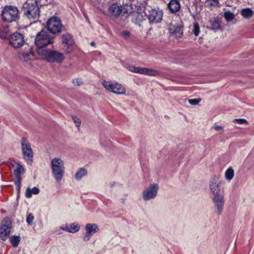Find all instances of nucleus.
Returning a JSON list of instances; mask_svg holds the SVG:
<instances>
[{
  "label": "nucleus",
  "instance_id": "obj_1",
  "mask_svg": "<svg viewBox=\"0 0 254 254\" xmlns=\"http://www.w3.org/2000/svg\"><path fill=\"white\" fill-rule=\"evenodd\" d=\"M54 37L51 36L48 32L45 30H41L38 33L35 38V44L37 46V52L39 55V50H47L46 47L54 43Z\"/></svg>",
  "mask_w": 254,
  "mask_h": 254
},
{
  "label": "nucleus",
  "instance_id": "obj_2",
  "mask_svg": "<svg viewBox=\"0 0 254 254\" xmlns=\"http://www.w3.org/2000/svg\"><path fill=\"white\" fill-rule=\"evenodd\" d=\"M22 11L24 15L30 20L35 21L40 15V9L35 2L32 0H27L23 5Z\"/></svg>",
  "mask_w": 254,
  "mask_h": 254
},
{
  "label": "nucleus",
  "instance_id": "obj_3",
  "mask_svg": "<svg viewBox=\"0 0 254 254\" xmlns=\"http://www.w3.org/2000/svg\"><path fill=\"white\" fill-rule=\"evenodd\" d=\"M51 169L53 175L57 182L62 179L64 173V164L60 158H55L51 161Z\"/></svg>",
  "mask_w": 254,
  "mask_h": 254
},
{
  "label": "nucleus",
  "instance_id": "obj_4",
  "mask_svg": "<svg viewBox=\"0 0 254 254\" xmlns=\"http://www.w3.org/2000/svg\"><path fill=\"white\" fill-rule=\"evenodd\" d=\"M2 19L7 22L16 21L19 18V11L18 8L13 5L4 6L1 12Z\"/></svg>",
  "mask_w": 254,
  "mask_h": 254
},
{
  "label": "nucleus",
  "instance_id": "obj_5",
  "mask_svg": "<svg viewBox=\"0 0 254 254\" xmlns=\"http://www.w3.org/2000/svg\"><path fill=\"white\" fill-rule=\"evenodd\" d=\"M39 55L43 59L52 63H62L64 59V57L62 53L48 49L46 51L40 49L39 50Z\"/></svg>",
  "mask_w": 254,
  "mask_h": 254
},
{
  "label": "nucleus",
  "instance_id": "obj_6",
  "mask_svg": "<svg viewBox=\"0 0 254 254\" xmlns=\"http://www.w3.org/2000/svg\"><path fill=\"white\" fill-rule=\"evenodd\" d=\"M221 181L219 177L214 176L209 181L210 193L211 196L224 194V190L221 188Z\"/></svg>",
  "mask_w": 254,
  "mask_h": 254
},
{
  "label": "nucleus",
  "instance_id": "obj_7",
  "mask_svg": "<svg viewBox=\"0 0 254 254\" xmlns=\"http://www.w3.org/2000/svg\"><path fill=\"white\" fill-rule=\"evenodd\" d=\"M21 145L23 159L27 163L31 164L33 162V152L30 143L25 138L23 137Z\"/></svg>",
  "mask_w": 254,
  "mask_h": 254
},
{
  "label": "nucleus",
  "instance_id": "obj_8",
  "mask_svg": "<svg viewBox=\"0 0 254 254\" xmlns=\"http://www.w3.org/2000/svg\"><path fill=\"white\" fill-rule=\"evenodd\" d=\"M47 27L50 33L55 34L62 31L63 25L59 18L52 17L47 21Z\"/></svg>",
  "mask_w": 254,
  "mask_h": 254
},
{
  "label": "nucleus",
  "instance_id": "obj_9",
  "mask_svg": "<svg viewBox=\"0 0 254 254\" xmlns=\"http://www.w3.org/2000/svg\"><path fill=\"white\" fill-rule=\"evenodd\" d=\"M11 225V221L8 218L6 217L3 219L0 226V238L1 240L4 241L8 238Z\"/></svg>",
  "mask_w": 254,
  "mask_h": 254
},
{
  "label": "nucleus",
  "instance_id": "obj_10",
  "mask_svg": "<svg viewBox=\"0 0 254 254\" xmlns=\"http://www.w3.org/2000/svg\"><path fill=\"white\" fill-rule=\"evenodd\" d=\"M212 201L215 208V212L218 215L222 214L224 204V194L217 195V196H211Z\"/></svg>",
  "mask_w": 254,
  "mask_h": 254
},
{
  "label": "nucleus",
  "instance_id": "obj_11",
  "mask_svg": "<svg viewBox=\"0 0 254 254\" xmlns=\"http://www.w3.org/2000/svg\"><path fill=\"white\" fill-rule=\"evenodd\" d=\"M9 44L15 49L21 47L25 43L24 36L19 32H14L9 37Z\"/></svg>",
  "mask_w": 254,
  "mask_h": 254
},
{
  "label": "nucleus",
  "instance_id": "obj_12",
  "mask_svg": "<svg viewBox=\"0 0 254 254\" xmlns=\"http://www.w3.org/2000/svg\"><path fill=\"white\" fill-rule=\"evenodd\" d=\"M159 189L158 185L156 184H152L143 191L142 197L144 200H149L155 198Z\"/></svg>",
  "mask_w": 254,
  "mask_h": 254
},
{
  "label": "nucleus",
  "instance_id": "obj_13",
  "mask_svg": "<svg viewBox=\"0 0 254 254\" xmlns=\"http://www.w3.org/2000/svg\"><path fill=\"white\" fill-rule=\"evenodd\" d=\"M163 15V13L162 10L152 9L149 11L148 18L150 23H158L162 21Z\"/></svg>",
  "mask_w": 254,
  "mask_h": 254
},
{
  "label": "nucleus",
  "instance_id": "obj_14",
  "mask_svg": "<svg viewBox=\"0 0 254 254\" xmlns=\"http://www.w3.org/2000/svg\"><path fill=\"white\" fill-rule=\"evenodd\" d=\"M17 167L14 169V173L15 175L14 183L17 187V189L19 192L20 189V184L21 181V174L25 171L24 167L19 163H16Z\"/></svg>",
  "mask_w": 254,
  "mask_h": 254
},
{
  "label": "nucleus",
  "instance_id": "obj_15",
  "mask_svg": "<svg viewBox=\"0 0 254 254\" xmlns=\"http://www.w3.org/2000/svg\"><path fill=\"white\" fill-rule=\"evenodd\" d=\"M86 233L83 238L84 241H88L91 236L99 230L98 226L95 223H88L85 226Z\"/></svg>",
  "mask_w": 254,
  "mask_h": 254
},
{
  "label": "nucleus",
  "instance_id": "obj_16",
  "mask_svg": "<svg viewBox=\"0 0 254 254\" xmlns=\"http://www.w3.org/2000/svg\"><path fill=\"white\" fill-rule=\"evenodd\" d=\"M62 42L67 47V51L68 53L72 50V46L73 44V40L72 36L69 33L63 34L62 37Z\"/></svg>",
  "mask_w": 254,
  "mask_h": 254
},
{
  "label": "nucleus",
  "instance_id": "obj_17",
  "mask_svg": "<svg viewBox=\"0 0 254 254\" xmlns=\"http://www.w3.org/2000/svg\"><path fill=\"white\" fill-rule=\"evenodd\" d=\"M20 58L25 64L29 65H31V61L34 59V56L31 51H29L21 53Z\"/></svg>",
  "mask_w": 254,
  "mask_h": 254
},
{
  "label": "nucleus",
  "instance_id": "obj_18",
  "mask_svg": "<svg viewBox=\"0 0 254 254\" xmlns=\"http://www.w3.org/2000/svg\"><path fill=\"white\" fill-rule=\"evenodd\" d=\"M109 10L112 15L117 17L121 14L123 9L121 5L112 4L110 6Z\"/></svg>",
  "mask_w": 254,
  "mask_h": 254
},
{
  "label": "nucleus",
  "instance_id": "obj_19",
  "mask_svg": "<svg viewBox=\"0 0 254 254\" xmlns=\"http://www.w3.org/2000/svg\"><path fill=\"white\" fill-rule=\"evenodd\" d=\"M138 73L150 76H156L159 74V72L151 68L139 67Z\"/></svg>",
  "mask_w": 254,
  "mask_h": 254
},
{
  "label": "nucleus",
  "instance_id": "obj_20",
  "mask_svg": "<svg viewBox=\"0 0 254 254\" xmlns=\"http://www.w3.org/2000/svg\"><path fill=\"white\" fill-rule=\"evenodd\" d=\"M168 7L172 13H175L180 8V4L177 0H171L168 4Z\"/></svg>",
  "mask_w": 254,
  "mask_h": 254
},
{
  "label": "nucleus",
  "instance_id": "obj_21",
  "mask_svg": "<svg viewBox=\"0 0 254 254\" xmlns=\"http://www.w3.org/2000/svg\"><path fill=\"white\" fill-rule=\"evenodd\" d=\"M11 35L12 34L8 26H5L0 27V38L1 39H9Z\"/></svg>",
  "mask_w": 254,
  "mask_h": 254
},
{
  "label": "nucleus",
  "instance_id": "obj_22",
  "mask_svg": "<svg viewBox=\"0 0 254 254\" xmlns=\"http://www.w3.org/2000/svg\"><path fill=\"white\" fill-rule=\"evenodd\" d=\"M183 26L178 25L170 28L171 33L176 38H181L183 35Z\"/></svg>",
  "mask_w": 254,
  "mask_h": 254
},
{
  "label": "nucleus",
  "instance_id": "obj_23",
  "mask_svg": "<svg viewBox=\"0 0 254 254\" xmlns=\"http://www.w3.org/2000/svg\"><path fill=\"white\" fill-rule=\"evenodd\" d=\"M116 82H112L111 81L103 80L102 84L104 87L109 92H113L114 88L115 87Z\"/></svg>",
  "mask_w": 254,
  "mask_h": 254
},
{
  "label": "nucleus",
  "instance_id": "obj_24",
  "mask_svg": "<svg viewBox=\"0 0 254 254\" xmlns=\"http://www.w3.org/2000/svg\"><path fill=\"white\" fill-rule=\"evenodd\" d=\"M130 14L132 16V21L135 23L142 21L143 20V16L139 12L133 11L130 12Z\"/></svg>",
  "mask_w": 254,
  "mask_h": 254
},
{
  "label": "nucleus",
  "instance_id": "obj_25",
  "mask_svg": "<svg viewBox=\"0 0 254 254\" xmlns=\"http://www.w3.org/2000/svg\"><path fill=\"white\" fill-rule=\"evenodd\" d=\"M240 13L245 19L250 18L254 14V11L250 8H243Z\"/></svg>",
  "mask_w": 254,
  "mask_h": 254
},
{
  "label": "nucleus",
  "instance_id": "obj_26",
  "mask_svg": "<svg viewBox=\"0 0 254 254\" xmlns=\"http://www.w3.org/2000/svg\"><path fill=\"white\" fill-rule=\"evenodd\" d=\"M113 90L114 91H113L112 93L116 94H123L126 92L125 88L121 84H119L117 82H116L115 84V87Z\"/></svg>",
  "mask_w": 254,
  "mask_h": 254
},
{
  "label": "nucleus",
  "instance_id": "obj_27",
  "mask_svg": "<svg viewBox=\"0 0 254 254\" xmlns=\"http://www.w3.org/2000/svg\"><path fill=\"white\" fill-rule=\"evenodd\" d=\"M113 90L114 91H113L112 93L116 94H123L126 92L125 88L121 84H119L117 82H116L115 84V87Z\"/></svg>",
  "mask_w": 254,
  "mask_h": 254
},
{
  "label": "nucleus",
  "instance_id": "obj_28",
  "mask_svg": "<svg viewBox=\"0 0 254 254\" xmlns=\"http://www.w3.org/2000/svg\"><path fill=\"white\" fill-rule=\"evenodd\" d=\"M40 192L37 187H34L33 189L27 188L25 191V196L27 198H30L32 194H38Z\"/></svg>",
  "mask_w": 254,
  "mask_h": 254
},
{
  "label": "nucleus",
  "instance_id": "obj_29",
  "mask_svg": "<svg viewBox=\"0 0 254 254\" xmlns=\"http://www.w3.org/2000/svg\"><path fill=\"white\" fill-rule=\"evenodd\" d=\"M211 28L213 30H218L220 26V21L218 18H212L209 20Z\"/></svg>",
  "mask_w": 254,
  "mask_h": 254
},
{
  "label": "nucleus",
  "instance_id": "obj_30",
  "mask_svg": "<svg viewBox=\"0 0 254 254\" xmlns=\"http://www.w3.org/2000/svg\"><path fill=\"white\" fill-rule=\"evenodd\" d=\"M87 174V170L84 168L79 169L75 175V179L77 181L80 180L82 177Z\"/></svg>",
  "mask_w": 254,
  "mask_h": 254
},
{
  "label": "nucleus",
  "instance_id": "obj_31",
  "mask_svg": "<svg viewBox=\"0 0 254 254\" xmlns=\"http://www.w3.org/2000/svg\"><path fill=\"white\" fill-rule=\"evenodd\" d=\"M10 242L12 247L16 248L20 241V237L19 236L13 235L10 238Z\"/></svg>",
  "mask_w": 254,
  "mask_h": 254
},
{
  "label": "nucleus",
  "instance_id": "obj_32",
  "mask_svg": "<svg viewBox=\"0 0 254 254\" xmlns=\"http://www.w3.org/2000/svg\"><path fill=\"white\" fill-rule=\"evenodd\" d=\"M234 175V171L232 168H229L225 173V179L229 181L233 179Z\"/></svg>",
  "mask_w": 254,
  "mask_h": 254
},
{
  "label": "nucleus",
  "instance_id": "obj_33",
  "mask_svg": "<svg viewBox=\"0 0 254 254\" xmlns=\"http://www.w3.org/2000/svg\"><path fill=\"white\" fill-rule=\"evenodd\" d=\"M70 233H74L80 229V225L77 222H74L69 225Z\"/></svg>",
  "mask_w": 254,
  "mask_h": 254
},
{
  "label": "nucleus",
  "instance_id": "obj_34",
  "mask_svg": "<svg viewBox=\"0 0 254 254\" xmlns=\"http://www.w3.org/2000/svg\"><path fill=\"white\" fill-rule=\"evenodd\" d=\"M199 26L197 22H194L193 24V29L192 30V33L195 36H197L199 35Z\"/></svg>",
  "mask_w": 254,
  "mask_h": 254
},
{
  "label": "nucleus",
  "instance_id": "obj_35",
  "mask_svg": "<svg viewBox=\"0 0 254 254\" xmlns=\"http://www.w3.org/2000/svg\"><path fill=\"white\" fill-rule=\"evenodd\" d=\"M224 17L227 21H229L232 20L234 18L235 15L232 12L227 11L224 12Z\"/></svg>",
  "mask_w": 254,
  "mask_h": 254
},
{
  "label": "nucleus",
  "instance_id": "obj_36",
  "mask_svg": "<svg viewBox=\"0 0 254 254\" xmlns=\"http://www.w3.org/2000/svg\"><path fill=\"white\" fill-rule=\"evenodd\" d=\"M201 100L200 98L189 99L188 102L192 105H196L200 102Z\"/></svg>",
  "mask_w": 254,
  "mask_h": 254
},
{
  "label": "nucleus",
  "instance_id": "obj_37",
  "mask_svg": "<svg viewBox=\"0 0 254 254\" xmlns=\"http://www.w3.org/2000/svg\"><path fill=\"white\" fill-rule=\"evenodd\" d=\"M73 84L75 85L80 86L82 84L83 82L81 79L78 78H75L72 81Z\"/></svg>",
  "mask_w": 254,
  "mask_h": 254
},
{
  "label": "nucleus",
  "instance_id": "obj_38",
  "mask_svg": "<svg viewBox=\"0 0 254 254\" xmlns=\"http://www.w3.org/2000/svg\"><path fill=\"white\" fill-rule=\"evenodd\" d=\"M218 2V0H207L206 1V3L209 6H217Z\"/></svg>",
  "mask_w": 254,
  "mask_h": 254
},
{
  "label": "nucleus",
  "instance_id": "obj_39",
  "mask_svg": "<svg viewBox=\"0 0 254 254\" xmlns=\"http://www.w3.org/2000/svg\"><path fill=\"white\" fill-rule=\"evenodd\" d=\"M72 118L75 124L76 127H79L81 125V121L80 119L75 116H72Z\"/></svg>",
  "mask_w": 254,
  "mask_h": 254
},
{
  "label": "nucleus",
  "instance_id": "obj_40",
  "mask_svg": "<svg viewBox=\"0 0 254 254\" xmlns=\"http://www.w3.org/2000/svg\"><path fill=\"white\" fill-rule=\"evenodd\" d=\"M34 219V217L32 213H30L28 215L26 218V222L28 224L31 225Z\"/></svg>",
  "mask_w": 254,
  "mask_h": 254
},
{
  "label": "nucleus",
  "instance_id": "obj_41",
  "mask_svg": "<svg viewBox=\"0 0 254 254\" xmlns=\"http://www.w3.org/2000/svg\"><path fill=\"white\" fill-rule=\"evenodd\" d=\"M233 122H237L240 124H248V121L244 119H236Z\"/></svg>",
  "mask_w": 254,
  "mask_h": 254
},
{
  "label": "nucleus",
  "instance_id": "obj_42",
  "mask_svg": "<svg viewBox=\"0 0 254 254\" xmlns=\"http://www.w3.org/2000/svg\"><path fill=\"white\" fill-rule=\"evenodd\" d=\"M139 67H136L133 65L129 66L128 67V69L133 72L134 73H138V70Z\"/></svg>",
  "mask_w": 254,
  "mask_h": 254
},
{
  "label": "nucleus",
  "instance_id": "obj_43",
  "mask_svg": "<svg viewBox=\"0 0 254 254\" xmlns=\"http://www.w3.org/2000/svg\"><path fill=\"white\" fill-rule=\"evenodd\" d=\"M61 229H62L63 230L70 232L69 225L66 224V225L62 226L61 227Z\"/></svg>",
  "mask_w": 254,
  "mask_h": 254
},
{
  "label": "nucleus",
  "instance_id": "obj_44",
  "mask_svg": "<svg viewBox=\"0 0 254 254\" xmlns=\"http://www.w3.org/2000/svg\"><path fill=\"white\" fill-rule=\"evenodd\" d=\"M122 35L125 38H127L129 36L130 33L128 31H124L123 32Z\"/></svg>",
  "mask_w": 254,
  "mask_h": 254
},
{
  "label": "nucleus",
  "instance_id": "obj_45",
  "mask_svg": "<svg viewBox=\"0 0 254 254\" xmlns=\"http://www.w3.org/2000/svg\"><path fill=\"white\" fill-rule=\"evenodd\" d=\"M214 128L217 131L222 130L223 129V127L220 126H215Z\"/></svg>",
  "mask_w": 254,
  "mask_h": 254
},
{
  "label": "nucleus",
  "instance_id": "obj_46",
  "mask_svg": "<svg viewBox=\"0 0 254 254\" xmlns=\"http://www.w3.org/2000/svg\"><path fill=\"white\" fill-rule=\"evenodd\" d=\"M41 0H32V1L33 2H35L36 3H37L38 2H40Z\"/></svg>",
  "mask_w": 254,
  "mask_h": 254
},
{
  "label": "nucleus",
  "instance_id": "obj_47",
  "mask_svg": "<svg viewBox=\"0 0 254 254\" xmlns=\"http://www.w3.org/2000/svg\"><path fill=\"white\" fill-rule=\"evenodd\" d=\"M90 44L91 46H94L95 43L94 42H91Z\"/></svg>",
  "mask_w": 254,
  "mask_h": 254
}]
</instances>
